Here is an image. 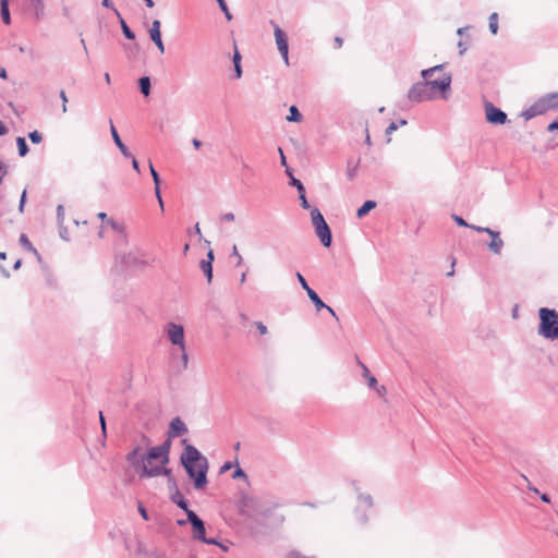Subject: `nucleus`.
Returning <instances> with one entry per match:
<instances>
[{
	"mask_svg": "<svg viewBox=\"0 0 558 558\" xmlns=\"http://www.w3.org/2000/svg\"><path fill=\"white\" fill-rule=\"evenodd\" d=\"M98 218L102 220L101 230L111 228L116 232V258L124 265H134L140 262V251L130 246L126 239L125 227L112 219H107L105 213H99ZM102 231H100L101 233Z\"/></svg>",
	"mask_w": 558,
	"mask_h": 558,
	"instance_id": "obj_1",
	"label": "nucleus"
},
{
	"mask_svg": "<svg viewBox=\"0 0 558 558\" xmlns=\"http://www.w3.org/2000/svg\"><path fill=\"white\" fill-rule=\"evenodd\" d=\"M169 451L170 445L169 442H165L161 446H156L149 449L147 454L142 457L141 466L142 473L141 476L145 477H155L159 475L170 476V470L166 468L169 462Z\"/></svg>",
	"mask_w": 558,
	"mask_h": 558,
	"instance_id": "obj_2",
	"label": "nucleus"
},
{
	"mask_svg": "<svg viewBox=\"0 0 558 558\" xmlns=\"http://www.w3.org/2000/svg\"><path fill=\"white\" fill-rule=\"evenodd\" d=\"M181 461L190 477L194 480L195 488H203L207 484V460L201 456L196 448L186 445Z\"/></svg>",
	"mask_w": 558,
	"mask_h": 558,
	"instance_id": "obj_3",
	"label": "nucleus"
},
{
	"mask_svg": "<svg viewBox=\"0 0 558 558\" xmlns=\"http://www.w3.org/2000/svg\"><path fill=\"white\" fill-rule=\"evenodd\" d=\"M427 88L433 93V98L444 94L450 87L451 76L445 72L442 65L434 66L422 72Z\"/></svg>",
	"mask_w": 558,
	"mask_h": 558,
	"instance_id": "obj_4",
	"label": "nucleus"
},
{
	"mask_svg": "<svg viewBox=\"0 0 558 558\" xmlns=\"http://www.w3.org/2000/svg\"><path fill=\"white\" fill-rule=\"evenodd\" d=\"M539 333L545 338H558V314L554 310L541 308L539 310Z\"/></svg>",
	"mask_w": 558,
	"mask_h": 558,
	"instance_id": "obj_5",
	"label": "nucleus"
},
{
	"mask_svg": "<svg viewBox=\"0 0 558 558\" xmlns=\"http://www.w3.org/2000/svg\"><path fill=\"white\" fill-rule=\"evenodd\" d=\"M167 335L172 344L179 345L184 351V329L183 326L174 323L167 325Z\"/></svg>",
	"mask_w": 558,
	"mask_h": 558,
	"instance_id": "obj_6",
	"label": "nucleus"
},
{
	"mask_svg": "<svg viewBox=\"0 0 558 558\" xmlns=\"http://www.w3.org/2000/svg\"><path fill=\"white\" fill-rule=\"evenodd\" d=\"M538 114H543L558 107V94H548L533 104Z\"/></svg>",
	"mask_w": 558,
	"mask_h": 558,
	"instance_id": "obj_7",
	"label": "nucleus"
},
{
	"mask_svg": "<svg viewBox=\"0 0 558 558\" xmlns=\"http://www.w3.org/2000/svg\"><path fill=\"white\" fill-rule=\"evenodd\" d=\"M485 117L492 124H505L507 121V114L490 102L485 105Z\"/></svg>",
	"mask_w": 558,
	"mask_h": 558,
	"instance_id": "obj_8",
	"label": "nucleus"
},
{
	"mask_svg": "<svg viewBox=\"0 0 558 558\" xmlns=\"http://www.w3.org/2000/svg\"><path fill=\"white\" fill-rule=\"evenodd\" d=\"M409 98L414 101H421L426 99L433 98V93L429 88H427V85L425 82L417 83L412 86V88L409 90L408 94Z\"/></svg>",
	"mask_w": 558,
	"mask_h": 558,
	"instance_id": "obj_9",
	"label": "nucleus"
},
{
	"mask_svg": "<svg viewBox=\"0 0 558 558\" xmlns=\"http://www.w3.org/2000/svg\"><path fill=\"white\" fill-rule=\"evenodd\" d=\"M275 38L278 50L284 60V63L289 65V46H288V37L286 33L279 27H275Z\"/></svg>",
	"mask_w": 558,
	"mask_h": 558,
	"instance_id": "obj_10",
	"label": "nucleus"
},
{
	"mask_svg": "<svg viewBox=\"0 0 558 558\" xmlns=\"http://www.w3.org/2000/svg\"><path fill=\"white\" fill-rule=\"evenodd\" d=\"M187 520L193 526L194 538L201 541L205 536L204 522L196 515L194 511H187Z\"/></svg>",
	"mask_w": 558,
	"mask_h": 558,
	"instance_id": "obj_11",
	"label": "nucleus"
},
{
	"mask_svg": "<svg viewBox=\"0 0 558 558\" xmlns=\"http://www.w3.org/2000/svg\"><path fill=\"white\" fill-rule=\"evenodd\" d=\"M486 233L490 235L492 241L488 243L489 250L494 253L499 255L501 253L504 241L500 238V233L498 231L494 230H486Z\"/></svg>",
	"mask_w": 558,
	"mask_h": 558,
	"instance_id": "obj_12",
	"label": "nucleus"
},
{
	"mask_svg": "<svg viewBox=\"0 0 558 558\" xmlns=\"http://www.w3.org/2000/svg\"><path fill=\"white\" fill-rule=\"evenodd\" d=\"M317 236L319 238L322 244L326 247H329L331 244V232L327 223L315 229Z\"/></svg>",
	"mask_w": 558,
	"mask_h": 558,
	"instance_id": "obj_13",
	"label": "nucleus"
},
{
	"mask_svg": "<svg viewBox=\"0 0 558 558\" xmlns=\"http://www.w3.org/2000/svg\"><path fill=\"white\" fill-rule=\"evenodd\" d=\"M149 170H150V174L153 177V180H154V184H155V194H156V197L158 199V203H159V206L161 208V210H163V201L161 198V195H160V178H159V174L157 173V171L155 170L154 166L151 162H149Z\"/></svg>",
	"mask_w": 558,
	"mask_h": 558,
	"instance_id": "obj_14",
	"label": "nucleus"
},
{
	"mask_svg": "<svg viewBox=\"0 0 558 558\" xmlns=\"http://www.w3.org/2000/svg\"><path fill=\"white\" fill-rule=\"evenodd\" d=\"M110 132H111V135H112V138H113L116 145L118 146V148L120 149L122 155L125 157H131V154H130L128 147L121 141V138L118 134V131H117L116 126L113 125L112 121L110 122Z\"/></svg>",
	"mask_w": 558,
	"mask_h": 558,
	"instance_id": "obj_15",
	"label": "nucleus"
},
{
	"mask_svg": "<svg viewBox=\"0 0 558 558\" xmlns=\"http://www.w3.org/2000/svg\"><path fill=\"white\" fill-rule=\"evenodd\" d=\"M207 257H208V259H203L201 262L199 266H201V269L203 270V272L205 274V276L207 277L208 282H210L211 278H213V266H211V263L214 259L213 251L208 252Z\"/></svg>",
	"mask_w": 558,
	"mask_h": 558,
	"instance_id": "obj_16",
	"label": "nucleus"
},
{
	"mask_svg": "<svg viewBox=\"0 0 558 558\" xmlns=\"http://www.w3.org/2000/svg\"><path fill=\"white\" fill-rule=\"evenodd\" d=\"M28 5L35 11L36 19L39 20L45 10L44 0H27Z\"/></svg>",
	"mask_w": 558,
	"mask_h": 558,
	"instance_id": "obj_17",
	"label": "nucleus"
},
{
	"mask_svg": "<svg viewBox=\"0 0 558 558\" xmlns=\"http://www.w3.org/2000/svg\"><path fill=\"white\" fill-rule=\"evenodd\" d=\"M170 427H171V430L177 436L182 435L186 432L185 424L179 417H175L172 420Z\"/></svg>",
	"mask_w": 558,
	"mask_h": 558,
	"instance_id": "obj_18",
	"label": "nucleus"
},
{
	"mask_svg": "<svg viewBox=\"0 0 558 558\" xmlns=\"http://www.w3.org/2000/svg\"><path fill=\"white\" fill-rule=\"evenodd\" d=\"M308 298L314 303L317 311L323 310L324 307H327V305L322 301V299L318 296V294L313 290L310 289L307 292Z\"/></svg>",
	"mask_w": 558,
	"mask_h": 558,
	"instance_id": "obj_19",
	"label": "nucleus"
},
{
	"mask_svg": "<svg viewBox=\"0 0 558 558\" xmlns=\"http://www.w3.org/2000/svg\"><path fill=\"white\" fill-rule=\"evenodd\" d=\"M376 207V203L374 201H366L356 211L357 218L364 217L372 209Z\"/></svg>",
	"mask_w": 558,
	"mask_h": 558,
	"instance_id": "obj_20",
	"label": "nucleus"
},
{
	"mask_svg": "<svg viewBox=\"0 0 558 558\" xmlns=\"http://www.w3.org/2000/svg\"><path fill=\"white\" fill-rule=\"evenodd\" d=\"M150 39L153 41L161 39V32H160V21L155 20L151 23V27L149 29Z\"/></svg>",
	"mask_w": 558,
	"mask_h": 558,
	"instance_id": "obj_21",
	"label": "nucleus"
},
{
	"mask_svg": "<svg viewBox=\"0 0 558 558\" xmlns=\"http://www.w3.org/2000/svg\"><path fill=\"white\" fill-rule=\"evenodd\" d=\"M0 7H1V17H2L3 23L5 25H10L11 24V16H10V12H9V1L8 0H1Z\"/></svg>",
	"mask_w": 558,
	"mask_h": 558,
	"instance_id": "obj_22",
	"label": "nucleus"
},
{
	"mask_svg": "<svg viewBox=\"0 0 558 558\" xmlns=\"http://www.w3.org/2000/svg\"><path fill=\"white\" fill-rule=\"evenodd\" d=\"M311 216H312V222H313V226L315 227V229L323 226L324 223H326L323 215L320 214V211L317 208H314L311 211Z\"/></svg>",
	"mask_w": 558,
	"mask_h": 558,
	"instance_id": "obj_23",
	"label": "nucleus"
},
{
	"mask_svg": "<svg viewBox=\"0 0 558 558\" xmlns=\"http://www.w3.org/2000/svg\"><path fill=\"white\" fill-rule=\"evenodd\" d=\"M116 14H117L118 19L120 20L121 28H122V32H123L124 36L128 39H134L135 38L134 33L126 25L125 21L121 17L120 13L118 11H116Z\"/></svg>",
	"mask_w": 558,
	"mask_h": 558,
	"instance_id": "obj_24",
	"label": "nucleus"
},
{
	"mask_svg": "<svg viewBox=\"0 0 558 558\" xmlns=\"http://www.w3.org/2000/svg\"><path fill=\"white\" fill-rule=\"evenodd\" d=\"M289 116L287 117L288 121L291 122H300L302 120V116L299 112L298 108L295 106H291L289 109Z\"/></svg>",
	"mask_w": 558,
	"mask_h": 558,
	"instance_id": "obj_25",
	"label": "nucleus"
},
{
	"mask_svg": "<svg viewBox=\"0 0 558 558\" xmlns=\"http://www.w3.org/2000/svg\"><path fill=\"white\" fill-rule=\"evenodd\" d=\"M140 87H141V92L145 96H148L149 92H150V80H149V77H147V76L141 77L140 78Z\"/></svg>",
	"mask_w": 558,
	"mask_h": 558,
	"instance_id": "obj_26",
	"label": "nucleus"
},
{
	"mask_svg": "<svg viewBox=\"0 0 558 558\" xmlns=\"http://www.w3.org/2000/svg\"><path fill=\"white\" fill-rule=\"evenodd\" d=\"M233 63H234V70L236 73V77L239 78L242 75V70H241V54L236 48H235L234 56H233Z\"/></svg>",
	"mask_w": 558,
	"mask_h": 558,
	"instance_id": "obj_27",
	"label": "nucleus"
},
{
	"mask_svg": "<svg viewBox=\"0 0 558 558\" xmlns=\"http://www.w3.org/2000/svg\"><path fill=\"white\" fill-rule=\"evenodd\" d=\"M16 145L19 148V154L21 157H24L28 153V146L25 142L24 137H17L16 138Z\"/></svg>",
	"mask_w": 558,
	"mask_h": 558,
	"instance_id": "obj_28",
	"label": "nucleus"
},
{
	"mask_svg": "<svg viewBox=\"0 0 558 558\" xmlns=\"http://www.w3.org/2000/svg\"><path fill=\"white\" fill-rule=\"evenodd\" d=\"M489 29L495 35L498 31V14L492 13L489 16Z\"/></svg>",
	"mask_w": 558,
	"mask_h": 558,
	"instance_id": "obj_29",
	"label": "nucleus"
},
{
	"mask_svg": "<svg viewBox=\"0 0 558 558\" xmlns=\"http://www.w3.org/2000/svg\"><path fill=\"white\" fill-rule=\"evenodd\" d=\"M536 116H539L536 111V108L534 105H532L530 108H527L525 111H523L522 117H524L525 120H530Z\"/></svg>",
	"mask_w": 558,
	"mask_h": 558,
	"instance_id": "obj_30",
	"label": "nucleus"
},
{
	"mask_svg": "<svg viewBox=\"0 0 558 558\" xmlns=\"http://www.w3.org/2000/svg\"><path fill=\"white\" fill-rule=\"evenodd\" d=\"M174 501H175V502H177V505H178L181 509H183L186 513H187V511H191V510L189 509V507H187V502H186V500H185L181 495H179V496H178V498H174Z\"/></svg>",
	"mask_w": 558,
	"mask_h": 558,
	"instance_id": "obj_31",
	"label": "nucleus"
},
{
	"mask_svg": "<svg viewBox=\"0 0 558 558\" xmlns=\"http://www.w3.org/2000/svg\"><path fill=\"white\" fill-rule=\"evenodd\" d=\"M28 137L34 144H39L43 141L41 134L38 131L31 132Z\"/></svg>",
	"mask_w": 558,
	"mask_h": 558,
	"instance_id": "obj_32",
	"label": "nucleus"
},
{
	"mask_svg": "<svg viewBox=\"0 0 558 558\" xmlns=\"http://www.w3.org/2000/svg\"><path fill=\"white\" fill-rule=\"evenodd\" d=\"M20 241L21 243L23 244V246L29 251H35L32 243L29 242V240L27 239V236L25 234H22L20 236Z\"/></svg>",
	"mask_w": 558,
	"mask_h": 558,
	"instance_id": "obj_33",
	"label": "nucleus"
},
{
	"mask_svg": "<svg viewBox=\"0 0 558 558\" xmlns=\"http://www.w3.org/2000/svg\"><path fill=\"white\" fill-rule=\"evenodd\" d=\"M60 98L62 100V112L65 113L68 111V101L69 100H68L66 94L63 89L60 92Z\"/></svg>",
	"mask_w": 558,
	"mask_h": 558,
	"instance_id": "obj_34",
	"label": "nucleus"
},
{
	"mask_svg": "<svg viewBox=\"0 0 558 558\" xmlns=\"http://www.w3.org/2000/svg\"><path fill=\"white\" fill-rule=\"evenodd\" d=\"M296 278H298L301 287L307 292L311 288L307 284L305 278L300 272H296Z\"/></svg>",
	"mask_w": 558,
	"mask_h": 558,
	"instance_id": "obj_35",
	"label": "nucleus"
},
{
	"mask_svg": "<svg viewBox=\"0 0 558 558\" xmlns=\"http://www.w3.org/2000/svg\"><path fill=\"white\" fill-rule=\"evenodd\" d=\"M232 254H233V255L235 256V258L238 259V260H236V265H238V266H241V265H242V263H243V257H242V255L239 253V251H238V246H236V245H233V247H232Z\"/></svg>",
	"mask_w": 558,
	"mask_h": 558,
	"instance_id": "obj_36",
	"label": "nucleus"
},
{
	"mask_svg": "<svg viewBox=\"0 0 558 558\" xmlns=\"http://www.w3.org/2000/svg\"><path fill=\"white\" fill-rule=\"evenodd\" d=\"M291 184L296 187L299 193L304 192V186L300 180L291 177Z\"/></svg>",
	"mask_w": 558,
	"mask_h": 558,
	"instance_id": "obj_37",
	"label": "nucleus"
},
{
	"mask_svg": "<svg viewBox=\"0 0 558 558\" xmlns=\"http://www.w3.org/2000/svg\"><path fill=\"white\" fill-rule=\"evenodd\" d=\"M299 194H300V199H301V206H302L304 209L310 208V205H308V203H307V199H306L305 193H304V192H301V193H299Z\"/></svg>",
	"mask_w": 558,
	"mask_h": 558,
	"instance_id": "obj_38",
	"label": "nucleus"
},
{
	"mask_svg": "<svg viewBox=\"0 0 558 558\" xmlns=\"http://www.w3.org/2000/svg\"><path fill=\"white\" fill-rule=\"evenodd\" d=\"M255 326L257 328V330L259 331L260 335H266L267 333V327L260 323V322H257L255 323Z\"/></svg>",
	"mask_w": 558,
	"mask_h": 558,
	"instance_id": "obj_39",
	"label": "nucleus"
},
{
	"mask_svg": "<svg viewBox=\"0 0 558 558\" xmlns=\"http://www.w3.org/2000/svg\"><path fill=\"white\" fill-rule=\"evenodd\" d=\"M201 541H202L203 543H206V544H215V545H219V546H220V544H219L216 539H214V538H207L206 536H204ZM221 547H222V549H223V550H226V549H227V548H226L225 546H222V545H221Z\"/></svg>",
	"mask_w": 558,
	"mask_h": 558,
	"instance_id": "obj_40",
	"label": "nucleus"
},
{
	"mask_svg": "<svg viewBox=\"0 0 558 558\" xmlns=\"http://www.w3.org/2000/svg\"><path fill=\"white\" fill-rule=\"evenodd\" d=\"M364 372H365V375H368V369L365 366H364ZM367 377H368V385H369V387H375V385L377 384L376 378L373 377V376H367Z\"/></svg>",
	"mask_w": 558,
	"mask_h": 558,
	"instance_id": "obj_41",
	"label": "nucleus"
},
{
	"mask_svg": "<svg viewBox=\"0 0 558 558\" xmlns=\"http://www.w3.org/2000/svg\"><path fill=\"white\" fill-rule=\"evenodd\" d=\"M25 202H26V191L24 190L22 195H21V201H20V206H19V209H20L21 213L24 209Z\"/></svg>",
	"mask_w": 558,
	"mask_h": 558,
	"instance_id": "obj_42",
	"label": "nucleus"
},
{
	"mask_svg": "<svg viewBox=\"0 0 558 558\" xmlns=\"http://www.w3.org/2000/svg\"><path fill=\"white\" fill-rule=\"evenodd\" d=\"M453 220L461 227H470L464 219L459 216H453Z\"/></svg>",
	"mask_w": 558,
	"mask_h": 558,
	"instance_id": "obj_43",
	"label": "nucleus"
},
{
	"mask_svg": "<svg viewBox=\"0 0 558 558\" xmlns=\"http://www.w3.org/2000/svg\"><path fill=\"white\" fill-rule=\"evenodd\" d=\"M138 512L141 513L144 520H148L147 511L141 504L138 506Z\"/></svg>",
	"mask_w": 558,
	"mask_h": 558,
	"instance_id": "obj_44",
	"label": "nucleus"
},
{
	"mask_svg": "<svg viewBox=\"0 0 558 558\" xmlns=\"http://www.w3.org/2000/svg\"><path fill=\"white\" fill-rule=\"evenodd\" d=\"M154 43L156 44V46H157V48L159 49L160 53H163V52H165V46H163L162 40H161V39H159V40H156V41H154Z\"/></svg>",
	"mask_w": 558,
	"mask_h": 558,
	"instance_id": "obj_45",
	"label": "nucleus"
},
{
	"mask_svg": "<svg viewBox=\"0 0 558 558\" xmlns=\"http://www.w3.org/2000/svg\"><path fill=\"white\" fill-rule=\"evenodd\" d=\"M138 451H140V449H138V448H136V449H134V450L130 453V456H129V460H131L133 463H135V458H136V456H137Z\"/></svg>",
	"mask_w": 558,
	"mask_h": 558,
	"instance_id": "obj_46",
	"label": "nucleus"
},
{
	"mask_svg": "<svg viewBox=\"0 0 558 558\" xmlns=\"http://www.w3.org/2000/svg\"><path fill=\"white\" fill-rule=\"evenodd\" d=\"M547 130H548L549 132H553V131L558 130V121H554V122H551V123L548 125Z\"/></svg>",
	"mask_w": 558,
	"mask_h": 558,
	"instance_id": "obj_47",
	"label": "nucleus"
},
{
	"mask_svg": "<svg viewBox=\"0 0 558 558\" xmlns=\"http://www.w3.org/2000/svg\"><path fill=\"white\" fill-rule=\"evenodd\" d=\"M222 219L226 220V221H233L234 220V215L232 213L225 214L222 216Z\"/></svg>",
	"mask_w": 558,
	"mask_h": 558,
	"instance_id": "obj_48",
	"label": "nucleus"
},
{
	"mask_svg": "<svg viewBox=\"0 0 558 558\" xmlns=\"http://www.w3.org/2000/svg\"><path fill=\"white\" fill-rule=\"evenodd\" d=\"M99 418H100L101 429H102V432H105L106 430V422H105L102 412L99 413Z\"/></svg>",
	"mask_w": 558,
	"mask_h": 558,
	"instance_id": "obj_49",
	"label": "nucleus"
},
{
	"mask_svg": "<svg viewBox=\"0 0 558 558\" xmlns=\"http://www.w3.org/2000/svg\"><path fill=\"white\" fill-rule=\"evenodd\" d=\"M234 477H241V476H245L244 472L242 469H238L235 472H234Z\"/></svg>",
	"mask_w": 558,
	"mask_h": 558,
	"instance_id": "obj_50",
	"label": "nucleus"
},
{
	"mask_svg": "<svg viewBox=\"0 0 558 558\" xmlns=\"http://www.w3.org/2000/svg\"><path fill=\"white\" fill-rule=\"evenodd\" d=\"M217 1H218L219 5H220L221 10L223 12H227V4H226L225 0H217Z\"/></svg>",
	"mask_w": 558,
	"mask_h": 558,
	"instance_id": "obj_51",
	"label": "nucleus"
},
{
	"mask_svg": "<svg viewBox=\"0 0 558 558\" xmlns=\"http://www.w3.org/2000/svg\"><path fill=\"white\" fill-rule=\"evenodd\" d=\"M132 166H133L134 170L140 172V166H138V162H137V160L135 158H133V160H132Z\"/></svg>",
	"mask_w": 558,
	"mask_h": 558,
	"instance_id": "obj_52",
	"label": "nucleus"
},
{
	"mask_svg": "<svg viewBox=\"0 0 558 558\" xmlns=\"http://www.w3.org/2000/svg\"><path fill=\"white\" fill-rule=\"evenodd\" d=\"M182 352H183V353H182L183 364H184V366H186V365H187L189 357H187V354H186L185 350H184V351H182Z\"/></svg>",
	"mask_w": 558,
	"mask_h": 558,
	"instance_id": "obj_53",
	"label": "nucleus"
},
{
	"mask_svg": "<svg viewBox=\"0 0 558 558\" xmlns=\"http://www.w3.org/2000/svg\"><path fill=\"white\" fill-rule=\"evenodd\" d=\"M7 128L4 124L0 121V135H4L7 133Z\"/></svg>",
	"mask_w": 558,
	"mask_h": 558,
	"instance_id": "obj_54",
	"label": "nucleus"
},
{
	"mask_svg": "<svg viewBox=\"0 0 558 558\" xmlns=\"http://www.w3.org/2000/svg\"><path fill=\"white\" fill-rule=\"evenodd\" d=\"M397 129V125L395 123H391L388 128H387V133L390 134L392 131H395Z\"/></svg>",
	"mask_w": 558,
	"mask_h": 558,
	"instance_id": "obj_55",
	"label": "nucleus"
},
{
	"mask_svg": "<svg viewBox=\"0 0 558 558\" xmlns=\"http://www.w3.org/2000/svg\"><path fill=\"white\" fill-rule=\"evenodd\" d=\"M477 232H486V230H490L489 228H483V227H472Z\"/></svg>",
	"mask_w": 558,
	"mask_h": 558,
	"instance_id": "obj_56",
	"label": "nucleus"
},
{
	"mask_svg": "<svg viewBox=\"0 0 558 558\" xmlns=\"http://www.w3.org/2000/svg\"><path fill=\"white\" fill-rule=\"evenodd\" d=\"M193 145H194L195 148H199L201 145H202V142L199 140H197V138H194L193 140Z\"/></svg>",
	"mask_w": 558,
	"mask_h": 558,
	"instance_id": "obj_57",
	"label": "nucleus"
},
{
	"mask_svg": "<svg viewBox=\"0 0 558 558\" xmlns=\"http://www.w3.org/2000/svg\"><path fill=\"white\" fill-rule=\"evenodd\" d=\"M325 308L329 312V314H331L336 319H338L335 311L330 306L327 305V307H325Z\"/></svg>",
	"mask_w": 558,
	"mask_h": 558,
	"instance_id": "obj_58",
	"label": "nucleus"
},
{
	"mask_svg": "<svg viewBox=\"0 0 558 558\" xmlns=\"http://www.w3.org/2000/svg\"><path fill=\"white\" fill-rule=\"evenodd\" d=\"M335 41H336V44H337V47H339V48H340V47L342 46V43H343V41H342V38H340V37H336V38H335Z\"/></svg>",
	"mask_w": 558,
	"mask_h": 558,
	"instance_id": "obj_59",
	"label": "nucleus"
},
{
	"mask_svg": "<svg viewBox=\"0 0 558 558\" xmlns=\"http://www.w3.org/2000/svg\"><path fill=\"white\" fill-rule=\"evenodd\" d=\"M0 77L7 78V72L3 68L0 66Z\"/></svg>",
	"mask_w": 558,
	"mask_h": 558,
	"instance_id": "obj_60",
	"label": "nucleus"
},
{
	"mask_svg": "<svg viewBox=\"0 0 558 558\" xmlns=\"http://www.w3.org/2000/svg\"><path fill=\"white\" fill-rule=\"evenodd\" d=\"M279 153H280V155H281V163H282L283 166H286V157H284V155H283V153H282V149H281V148H279Z\"/></svg>",
	"mask_w": 558,
	"mask_h": 558,
	"instance_id": "obj_61",
	"label": "nucleus"
},
{
	"mask_svg": "<svg viewBox=\"0 0 558 558\" xmlns=\"http://www.w3.org/2000/svg\"><path fill=\"white\" fill-rule=\"evenodd\" d=\"M541 498H542V500H543L544 502H549V501H550V499H549L548 495H546V494H543V495L541 496Z\"/></svg>",
	"mask_w": 558,
	"mask_h": 558,
	"instance_id": "obj_62",
	"label": "nucleus"
},
{
	"mask_svg": "<svg viewBox=\"0 0 558 558\" xmlns=\"http://www.w3.org/2000/svg\"><path fill=\"white\" fill-rule=\"evenodd\" d=\"M246 280V272H243L240 278V283L243 284Z\"/></svg>",
	"mask_w": 558,
	"mask_h": 558,
	"instance_id": "obj_63",
	"label": "nucleus"
},
{
	"mask_svg": "<svg viewBox=\"0 0 558 558\" xmlns=\"http://www.w3.org/2000/svg\"><path fill=\"white\" fill-rule=\"evenodd\" d=\"M146 2V5L148 8H153L154 7V1L153 0H144Z\"/></svg>",
	"mask_w": 558,
	"mask_h": 558,
	"instance_id": "obj_64",
	"label": "nucleus"
}]
</instances>
